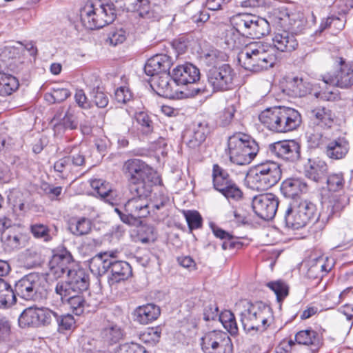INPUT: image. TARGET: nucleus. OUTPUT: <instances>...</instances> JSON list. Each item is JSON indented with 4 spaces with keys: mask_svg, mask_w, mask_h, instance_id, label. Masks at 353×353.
Segmentation results:
<instances>
[{
    "mask_svg": "<svg viewBox=\"0 0 353 353\" xmlns=\"http://www.w3.org/2000/svg\"><path fill=\"white\" fill-rule=\"evenodd\" d=\"M281 176V170L279 163L267 161L251 169L245 177V183L248 188L264 191L278 183Z\"/></svg>",
    "mask_w": 353,
    "mask_h": 353,
    "instance_id": "obj_8",
    "label": "nucleus"
},
{
    "mask_svg": "<svg viewBox=\"0 0 353 353\" xmlns=\"http://www.w3.org/2000/svg\"><path fill=\"white\" fill-rule=\"evenodd\" d=\"M57 313L47 307H30L23 310L19 318L21 327H39L50 324Z\"/></svg>",
    "mask_w": 353,
    "mask_h": 353,
    "instance_id": "obj_17",
    "label": "nucleus"
},
{
    "mask_svg": "<svg viewBox=\"0 0 353 353\" xmlns=\"http://www.w3.org/2000/svg\"><path fill=\"white\" fill-rule=\"evenodd\" d=\"M111 275L109 276L110 285H114L128 279L132 274V269L130 264L123 261H112L110 266Z\"/></svg>",
    "mask_w": 353,
    "mask_h": 353,
    "instance_id": "obj_32",
    "label": "nucleus"
},
{
    "mask_svg": "<svg viewBox=\"0 0 353 353\" xmlns=\"http://www.w3.org/2000/svg\"><path fill=\"white\" fill-rule=\"evenodd\" d=\"M161 334L159 327H148L140 334L139 339L144 343L154 345L159 341Z\"/></svg>",
    "mask_w": 353,
    "mask_h": 353,
    "instance_id": "obj_51",
    "label": "nucleus"
},
{
    "mask_svg": "<svg viewBox=\"0 0 353 353\" xmlns=\"http://www.w3.org/2000/svg\"><path fill=\"white\" fill-rule=\"evenodd\" d=\"M223 326L231 334H236L238 327L234 314L230 310H225L220 313L219 319Z\"/></svg>",
    "mask_w": 353,
    "mask_h": 353,
    "instance_id": "obj_50",
    "label": "nucleus"
},
{
    "mask_svg": "<svg viewBox=\"0 0 353 353\" xmlns=\"http://www.w3.org/2000/svg\"><path fill=\"white\" fill-rule=\"evenodd\" d=\"M273 21L276 26L291 32H297L305 25L303 13L280 8L274 11Z\"/></svg>",
    "mask_w": 353,
    "mask_h": 353,
    "instance_id": "obj_16",
    "label": "nucleus"
},
{
    "mask_svg": "<svg viewBox=\"0 0 353 353\" xmlns=\"http://www.w3.org/2000/svg\"><path fill=\"white\" fill-rule=\"evenodd\" d=\"M236 108L234 103H228L219 115V123L222 126L230 125L234 119Z\"/></svg>",
    "mask_w": 353,
    "mask_h": 353,
    "instance_id": "obj_54",
    "label": "nucleus"
},
{
    "mask_svg": "<svg viewBox=\"0 0 353 353\" xmlns=\"http://www.w3.org/2000/svg\"><path fill=\"white\" fill-rule=\"evenodd\" d=\"M319 216L316 205L304 200L299 203L294 202L288 207L284 214V221L288 228L299 230L310 221L316 220Z\"/></svg>",
    "mask_w": 353,
    "mask_h": 353,
    "instance_id": "obj_11",
    "label": "nucleus"
},
{
    "mask_svg": "<svg viewBox=\"0 0 353 353\" xmlns=\"http://www.w3.org/2000/svg\"><path fill=\"white\" fill-rule=\"evenodd\" d=\"M200 78L199 70L190 63L179 65L172 71V79L179 85L194 83Z\"/></svg>",
    "mask_w": 353,
    "mask_h": 353,
    "instance_id": "obj_25",
    "label": "nucleus"
},
{
    "mask_svg": "<svg viewBox=\"0 0 353 353\" xmlns=\"http://www.w3.org/2000/svg\"><path fill=\"white\" fill-rule=\"evenodd\" d=\"M342 58H339L340 70L334 74L330 72L322 77L325 84L340 88H349L353 85V68L345 65Z\"/></svg>",
    "mask_w": 353,
    "mask_h": 353,
    "instance_id": "obj_19",
    "label": "nucleus"
},
{
    "mask_svg": "<svg viewBox=\"0 0 353 353\" xmlns=\"http://www.w3.org/2000/svg\"><path fill=\"white\" fill-rule=\"evenodd\" d=\"M346 184V180L344 174L342 172H333L327 177V189L324 190L321 194H330L341 192Z\"/></svg>",
    "mask_w": 353,
    "mask_h": 353,
    "instance_id": "obj_38",
    "label": "nucleus"
},
{
    "mask_svg": "<svg viewBox=\"0 0 353 353\" xmlns=\"http://www.w3.org/2000/svg\"><path fill=\"white\" fill-rule=\"evenodd\" d=\"M74 267L71 254L65 249L56 251L49 262V275L57 279Z\"/></svg>",
    "mask_w": 353,
    "mask_h": 353,
    "instance_id": "obj_20",
    "label": "nucleus"
},
{
    "mask_svg": "<svg viewBox=\"0 0 353 353\" xmlns=\"http://www.w3.org/2000/svg\"><path fill=\"white\" fill-rule=\"evenodd\" d=\"M3 248L7 252L19 249L25 245L26 236L14 228H10L1 237Z\"/></svg>",
    "mask_w": 353,
    "mask_h": 353,
    "instance_id": "obj_33",
    "label": "nucleus"
},
{
    "mask_svg": "<svg viewBox=\"0 0 353 353\" xmlns=\"http://www.w3.org/2000/svg\"><path fill=\"white\" fill-rule=\"evenodd\" d=\"M295 340L299 344L312 345L318 349L321 344L319 334L312 330H301L295 335Z\"/></svg>",
    "mask_w": 353,
    "mask_h": 353,
    "instance_id": "obj_43",
    "label": "nucleus"
},
{
    "mask_svg": "<svg viewBox=\"0 0 353 353\" xmlns=\"http://www.w3.org/2000/svg\"><path fill=\"white\" fill-rule=\"evenodd\" d=\"M70 95V92L66 88H54L51 93L46 94L45 98L52 103H59L65 100Z\"/></svg>",
    "mask_w": 353,
    "mask_h": 353,
    "instance_id": "obj_56",
    "label": "nucleus"
},
{
    "mask_svg": "<svg viewBox=\"0 0 353 353\" xmlns=\"http://www.w3.org/2000/svg\"><path fill=\"white\" fill-rule=\"evenodd\" d=\"M325 153L326 156L332 160H341L345 157L350 150V143L344 135H334L327 137L324 143Z\"/></svg>",
    "mask_w": 353,
    "mask_h": 353,
    "instance_id": "obj_21",
    "label": "nucleus"
},
{
    "mask_svg": "<svg viewBox=\"0 0 353 353\" xmlns=\"http://www.w3.org/2000/svg\"><path fill=\"white\" fill-rule=\"evenodd\" d=\"M54 132L57 135H61L68 130H74L78 127L77 117L74 108H69L63 118L59 120L55 116L52 121Z\"/></svg>",
    "mask_w": 353,
    "mask_h": 353,
    "instance_id": "obj_30",
    "label": "nucleus"
},
{
    "mask_svg": "<svg viewBox=\"0 0 353 353\" xmlns=\"http://www.w3.org/2000/svg\"><path fill=\"white\" fill-rule=\"evenodd\" d=\"M123 336V331L120 326L113 323L108 324L101 331V337L109 344L119 342Z\"/></svg>",
    "mask_w": 353,
    "mask_h": 353,
    "instance_id": "obj_44",
    "label": "nucleus"
},
{
    "mask_svg": "<svg viewBox=\"0 0 353 353\" xmlns=\"http://www.w3.org/2000/svg\"><path fill=\"white\" fill-rule=\"evenodd\" d=\"M220 192L223 194L228 199L239 201L243 196V192L239 188L233 181L229 184L228 187Z\"/></svg>",
    "mask_w": 353,
    "mask_h": 353,
    "instance_id": "obj_60",
    "label": "nucleus"
},
{
    "mask_svg": "<svg viewBox=\"0 0 353 353\" xmlns=\"http://www.w3.org/2000/svg\"><path fill=\"white\" fill-rule=\"evenodd\" d=\"M135 119L137 123L139 125V130L143 135H148L153 132L154 123L150 117L146 112H136Z\"/></svg>",
    "mask_w": 353,
    "mask_h": 353,
    "instance_id": "obj_49",
    "label": "nucleus"
},
{
    "mask_svg": "<svg viewBox=\"0 0 353 353\" xmlns=\"http://www.w3.org/2000/svg\"><path fill=\"white\" fill-rule=\"evenodd\" d=\"M288 94L294 97H302L311 90V85L304 82L303 79L294 77L289 79L285 85Z\"/></svg>",
    "mask_w": 353,
    "mask_h": 353,
    "instance_id": "obj_35",
    "label": "nucleus"
},
{
    "mask_svg": "<svg viewBox=\"0 0 353 353\" xmlns=\"http://www.w3.org/2000/svg\"><path fill=\"white\" fill-rule=\"evenodd\" d=\"M202 349L207 353H232V343L227 333L213 330L201 338Z\"/></svg>",
    "mask_w": 353,
    "mask_h": 353,
    "instance_id": "obj_15",
    "label": "nucleus"
},
{
    "mask_svg": "<svg viewBox=\"0 0 353 353\" xmlns=\"http://www.w3.org/2000/svg\"><path fill=\"white\" fill-rule=\"evenodd\" d=\"M281 191L286 198L294 199L307 191V185L300 178L285 179L281 184Z\"/></svg>",
    "mask_w": 353,
    "mask_h": 353,
    "instance_id": "obj_31",
    "label": "nucleus"
},
{
    "mask_svg": "<svg viewBox=\"0 0 353 353\" xmlns=\"http://www.w3.org/2000/svg\"><path fill=\"white\" fill-rule=\"evenodd\" d=\"M135 195L130 199L124 205V212L118 208L114 211L119 216L121 220L130 225H136L140 223L139 219L145 218L150 214V204L148 197L152 190H143L139 192V190H131Z\"/></svg>",
    "mask_w": 353,
    "mask_h": 353,
    "instance_id": "obj_9",
    "label": "nucleus"
},
{
    "mask_svg": "<svg viewBox=\"0 0 353 353\" xmlns=\"http://www.w3.org/2000/svg\"><path fill=\"white\" fill-rule=\"evenodd\" d=\"M271 153L285 161H294L300 157V145L294 140L275 142L269 147Z\"/></svg>",
    "mask_w": 353,
    "mask_h": 353,
    "instance_id": "obj_23",
    "label": "nucleus"
},
{
    "mask_svg": "<svg viewBox=\"0 0 353 353\" xmlns=\"http://www.w3.org/2000/svg\"><path fill=\"white\" fill-rule=\"evenodd\" d=\"M272 45L256 41L247 45L239 54V61L245 70L259 72L274 66L277 59L276 51L292 52L299 46L293 32L277 29L272 37Z\"/></svg>",
    "mask_w": 353,
    "mask_h": 353,
    "instance_id": "obj_1",
    "label": "nucleus"
},
{
    "mask_svg": "<svg viewBox=\"0 0 353 353\" xmlns=\"http://www.w3.org/2000/svg\"><path fill=\"white\" fill-rule=\"evenodd\" d=\"M160 314V308L154 304H146L139 306L134 311L135 320L143 325H146L155 321Z\"/></svg>",
    "mask_w": 353,
    "mask_h": 353,
    "instance_id": "obj_34",
    "label": "nucleus"
},
{
    "mask_svg": "<svg viewBox=\"0 0 353 353\" xmlns=\"http://www.w3.org/2000/svg\"><path fill=\"white\" fill-rule=\"evenodd\" d=\"M127 33L123 28L112 30L109 33L108 40L112 46H117L125 41Z\"/></svg>",
    "mask_w": 353,
    "mask_h": 353,
    "instance_id": "obj_62",
    "label": "nucleus"
},
{
    "mask_svg": "<svg viewBox=\"0 0 353 353\" xmlns=\"http://www.w3.org/2000/svg\"><path fill=\"white\" fill-rule=\"evenodd\" d=\"M259 150L258 143L250 136L243 133L230 136L225 149L230 161L240 165L250 164Z\"/></svg>",
    "mask_w": 353,
    "mask_h": 353,
    "instance_id": "obj_6",
    "label": "nucleus"
},
{
    "mask_svg": "<svg viewBox=\"0 0 353 353\" xmlns=\"http://www.w3.org/2000/svg\"><path fill=\"white\" fill-rule=\"evenodd\" d=\"M328 170L327 165L323 161H314L310 163L305 170L306 176L314 181H319Z\"/></svg>",
    "mask_w": 353,
    "mask_h": 353,
    "instance_id": "obj_47",
    "label": "nucleus"
},
{
    "mask_svg": "<svg viewBox=\"0 0 353 353\" xmlns=\"http://www.w3.org/2000/svg\"><path fill=\"white\" fill-rule=\"evenodd\" d=\"M11 334V327L8 319L0 314V343L9 341Z\"/></svg>",
    "mask_w": 353,
    "mask_h": 353,
    "instance_id": "obj_61",
    "label": "nucleus"
},
{
    "mask_svg": "<svg viewBox=\"0 0 353 353\" xmlns=\"http://www.w3.org/2000/svg\"><path fill=\"white\" fill-rule=\"evenodd\" d=\"M305 266L308 279H321L332 270L333 263L328 258L321 256L307 260L305 262Z\"/></svg>",
    "mask_w": 353,
    "mask_h": 353,
    "instance_id": "obj_26",
    "label": "nucleus"
},
{
    "mask_svg": "<svg viewBox=\"0 0 353 353\" xmlns=\"http://www.w3.org/2000/svg\"><path fill=\"white\" fill-rule=\"evenodd\" d=\"M251 24L247 38L259 39L270 32L269 23L265 19L256 16V19L252 20Z\"/></svg>",
    "mask_w": 353,
    "mask_h": 353,
    "instance_id": "obj_42",
    "label": "nucleus"
},
{
    "mask_svg": "<svg viewBox=\"0 0 353 353\" xmlns=\"http://www.w3.org/2000/svg\"><path fill=\"white\" fill-rule=\"evenodd\" d=\"M41 276L30 273L21 279L15 285L18 296L26 301L34 300L41 285Z\"/></svg>",
    "mask_w": 353,
    "mask_h": 353,
    "instance_id": "obj_22",
    "label": "nucleus"
},
{
    "mask_svg": "<svg viewBox=\"0 0 353 353\" xmlns=\"http://www.w3.org/2000/svg\"><path fill=\"white\" fill-rule=\"evenodd\" d=\"M55 318L57 319L59 332H63L65 331L71 330L74 327L75 320L72 315L65 314L58 316L57 314V317Z\"/></svg>",
    "mask_w": 353,
    "mask_h": 353,
    "instance_id": "obj_57",
    "label": "nucleus"
},
{
    "mask_svg": "<svg viewBox=\"0 0 353 353\" xmlns=\"http://www.w3.org/2000/svg\"><path fill=\"white\" fill-rule=\"evenodd\" d=\"M335 118V114L327 107L319 105L311 110L310 123L305 133L310 148L321 146L326 139L323 131L333 126Z\"/></svg>",
    "mask_w": 353,
    "mask_h": 353,
    "instance_id": "obj_5",
    "label": "nucleus"
},
{
    "mask_svg": "<svg viewBox=\"0 0 353 353\" xmlns=\"http://www.w3.org/2000/svg\"><path fill=\"white\" fill-rule=\"evenodd\" d=\"M208 132V125L199 123L192 130H188L185 133L184 139L190 148L196 149L203 143Z\"/></svg>",
    "mask_w": 353,
    "mask_h": 353,
    "instance_id": "obj_29",
    "label": "nucleus"
},
{
    "mask_svg": "<svg viewBox=\"0 0 353 353\" xmlns=\"http://www.w3.org/2000/svg\"><path fill=\"white\" fill-rule=\"evenodd\" d=\"M172 65L171 58L165 54H156L150 58L145 64L144 71L148 76L154 77L168 72Z\"/></svg>",
    "mask_w": 353,
    "mask_h": 353,
    "instance_id": "obj_27",
    "label": "nucleus"
},
{
    "mask_svg": "<svg viewBox=\"0 0 353 353\" xmlns=\"http://www.w3.org/2000/svg\"><path fill=\"white\" fill-rule=\"evenodd\" d=\"M16 302V296L11 286L0 278V308L8 307Z\"/></svg>",
    "mask_w": 353,
    "mask_h": 353,
    "instance_id": "obj_46",
    "label": "nucleus"
},
{
    "mask_svg": "<svg viewBox=\"0 0 353 353\" xmlns=\"http://www.w3.org/2000/svg\"><path fill=\"white\" fill-rule=\"evenodd\" d=\"M150 86L158 95L165 98L181 99L188 97L187 93L178 89L177 84L172 79V74L168 72L152 77Z\"/></svg>",
    "mask_w": 353,
    "mask_h": 353,
    "instance_id": "obj_14",
    "label": "nucleus"
},
{
    "mask_svg": "<svg viewBox=\"0 0 353 353\" xmlns=\"http://www.w3.org/2000/svg\"><path fill=\"white\" fill-rule=\"evenodd\" d=\"M112 259L108 258V253H100L94 256L90 262L91 272L97 275H103L110 270Z\"/></svg>",
    "mask_w": 353,
    "mask_h": 353,
    "instance_id": "obj_39",
    "label": "nucleus"
},
{
    "mask_svg": "<svg viewBox=\"0 0 353 353\" xmlns=\"http://www.w3.org/2000/svg\"><path fill=\"white\" fill-rule=\"evenodd\" d=\"M123 171L129 181L134 185L131 190H139L141 193L143 190H152L154 186L161 184V179L157 172L141 159L126 161Z\"/></svg>",
    "mask_w": 353,
    "mask_h": 353,
    "instance_id": "obj_4",
    "label": "nucleus"
},
{
    "mask_svg": "<svg viewBox=\"0 0 353 353\" xmlns=\"http://www.w3.org/2000/svg\"><path fill=\"white\" fill-rule=\"evenodd\" d=\"M321 196L327 203V208L332 215L339 216L350 203L348 194L344 192L321 194Z\"/></svg>",
    "mask_w": 353,
    "mask_h": 353,
    "instance_id": "obj_28",
    "label": "nucleus"
},
{
    "mask_svg": "<svg viewBox=\"0 0 353 353\" xmlns=\"http://www.w3.org/2000/svg\"><path fill=\"white\" fill-rule=\"evenodd\" d=\"M256 19V16L248 14H240L234 16L231 20V25L236 28L245 37H247L249 30L251 28L252 20Z\"/></svg>",
    "mask_w": 353,
    "mask_h": 353,
    "instance_id": "obj_45",
    "label": "nucleus"
},
{
    "mask_svg": "<svg viewBox=\"0 0 353 353\" xmlns=\"http://www.w3.org/2000/svg\"><path fill=\"white\" fill-rule=\"evenodd\" d=\"M245 37L234 26L231 25L225 30V43L230 50L238 49L244 45Z\"/></svg>",
    "mask_w": 353,
    "mask_h": 353,
    "instance_id": "obj_41",
    "label": "nucleus"
},
{
    "mask_svg": "<svg viewBox=\"0 0 353 353\" xmlns=\"http://www.w3.org/2000/svg\"><path fill=\"white\" fill-rule=\"evenodd\" d=\"M92 229V222L87 218L74 219L70 222L69 230L76 236L88 234Z\"/></svg>",
    "mask_w": 353,
    "mask_h": 353,
    "instance_id": "obj_48",
    "label": "nucleus"
},
{
    "mask_svg": "<svg viewBox=\"0 0 353 353\" xmlns=\"http://www.w3.org/2000/svg\"><path fill=\"white\" fill-rule=\"evenodd\" d=\"M169 201L168 196L163 192L155 193L152 199L149 202L150 208H152L155 210H160L165 206Z\"/></svg>",
    "mask_w": 353,
    "mask_h": 353,
    "instance_id": "obj_63",
    "label": "nucleus"
},
{
    "mask_svg": "<svg viewBox=\"0 0 353 353\" xmlns=\"http://www.w3.org/2000/svg\"><path fill=\"white\" fill-rule=\"evenodd\" d=\"M90 183L94 190V195L105 199L112 205L113 204V202L111 201L113 192L109 183L101 179H91Z\"/></svg>",
    "mask_w": 353,
    "mask_h": 353,
    "instance_id": "obj_37",
    "label": "nucleus"
},
{
    "mask_svg": "<svg viewBox=\"0 0 353 353\" xmlns=\"http://www.w3.org/2000/svg\"><path fill=\"white\" fill-rule=\"evenodd\" d=\"M114 98L118 103H125L131 99L132 94L128 88L121 86L116 90Z\"/></svg>",
    "mask_w": 353,
    "mask_h": 353,
    "instance_id": "obj_64",
    "label": "nucleus"
},
{
    "mask_svg": "<svg viewBox=\"0 0 353 353\" xmlns=\"http://www.w3.org/2000/svg\"><path fill=\"white\" fill-rule=\"evenodd\" d=\"M19 50L14 47H6L0 53V95L8 96L15 92L19 86V80L6 70L15 72L19 62Z\"/></svg>",
    "mask_w": 353,
    "mask_h": 353,
    "instance_id": "obj_10",
    "label": "nucleus"
},
{
    "mask_svg": "<svg viewBox=\"0 0 353 353\" xmlns=\"http://www.w3.org/2000/svg\"><path fill=\"white\" fill-rule=\"evenodd\" d=\"M8 201L14 214L17 216H24L32 206V201L27 192L14 189L10 191Z\"/></svg>",
    "mask_w": 353,
    "mask_h": 353,
    "instance_id": "obj_24",
    "label": "nucleus"
},
{
    "mask_svg": "<svg viewBox=\"0 0 353 353\" xmlns=\"http://www.w3.org/2000/svg\"><path fill=\"white\" fill-rule=\"evenodd\" d=\"M236 307L239 310L243 309L240 312L241 321L247 333L254 334L263 332L274 322L272 308L261 301L251 303L241 300Z\"/></svg>",
    "mask_w": 353,
    "mask_h": 353,
    "instance_id": "obj_2",
    "label": "nucleus"
},
{
    "mask_svg": "<svg viewBox=\"0 0 353 353\" xmlns=\"http://www.w3.org/2000/svg\"><path fill=\"white\" fill-rule=\"evenodd\" d=\"M68 281L58 282L55 292L59 296L70 295L72 293H81L89 287V276L85 270L78 266L68 270Z\"/></svg>",
    "mask_w": 353,
    "mask_h": 353,
    "instance_id": "obj_12",
    "label": "nucleus"
},
{
    "mask_svg": "<svg viewBox=\"0 0 353 353\" xmlns=\"http://www.w3.org/2000/svg\"><path fill=\"white\" fill-rule=\"evenodd\" d=\"M83 25L88 29H99L112 23L116 17L112 4H103L100 1H88L80 9Z\"/></svg>",
    "mask_w": 353,
    "mask_h": 353,
    "instance_id": "obj_7",
    "label": "nucleus"
},
{
    "mask_svg": "<svg viewBox=\"0 0 353 353\" xmlns=\"http://www.w3.org/2000/svg\"><path fill=\"white\" fill-rule=\"evenodd\" d=\"M54 170L60 177H67L72 171L71 158L65 157L57 161L54 164Z\"/></svg>",
    "mask_w": 353,
    "mask_h": 353,
    "instance_id": "obj_53",
    "label": "nucleus"
},
{
    "mask_svg": "<svg viewBox=\"0 0 353 353\" xmlns=\"http://www.w3.org/2000/svg\"><path fill=\"white\" fill-rule=\"evenodd\" d=\"M267 286L274 292L278 301H281L288 294V285L283 281L269 282L267 283Z\"/></svg>",
    "mask_w": 353,
    "mask_h": 353,
    "instance_id": "obj_52",
    "label": "nucleus"
},
{
    "mask_svg": "<svg viewBox=\"0 0 353 353\" xmlns=\"http://www.w3.org/2000/svg\"><path fill=\"white\" fill-rule=\"evenodd\" d=\"M184 216L190 230L197 229L201 227L202 219L198 212L186 211L184 212Z\"/></svg>",
    "mask_w": 353,
    "mask_h": 353,
    "instance_id": "obj_58",
    "label": "nucleus"
},
{
    "mask_svg": "<svg viewBox=\"0 0 353 353\" xmlns=\"http://www.w3.org/2000/svg\"><path fill=\"white\" fill-rule=\"evenodd\" d=\"M236 73L234 69L228 63L210 69L208 81L214 91H226L234 86Z\"/></svg>",
    "mask_w": 353,
    "mask_h": 353,
    "instance_id": "obj_13",
    "label": "nucleus"
},
{
    "mask_svg": "<svg viewBox=\"0 0 353 353\" xmlns=\"http://www.w3.org/2000/svg\"><path fill=\"white\" fill-rule=\"evenodd\" d=\"M252 205L254 212L259 217L264 220H270L276 214L279 199L274 194H262L253 198Z\"/></svg>",
    "mask_w": 353,
    "mask_h": 353,
    "instance_id": "obj_18",
    "label": "nucleus"
},
{
    "mask_svg": "<svg viewBox=\"0 0 353 353\" xmlns=\"http://www.w3.org/2000/svg\"><path fill=\"white\" fill-rule=\"evenodd\" d=\"M115 353H149L146 349L136 343H124L121 345Z\"/></svg>",
    "mask_w": 353,
    "mask_h": 353,
    "instance_id": "obj_59",
    "label": "nucleus"
},
{
    "mask_svg": "<svg viewBox=\"0 0 353 353\" xmlns=\"http://www.w3.org/2000/svg\"><path fill=\"white\" fill-rule=\"evenodd\" d=\"M259 119L268 130L279 133L292 131L301 123L300 113L288 107L267 108L259 114Z\"/></svg>",
    "mask_w": 353,
    "mask_h": 353,
    "instance_id": "obj_3",
    "label": "nucleus"
},
{
    "mask_svg": "<svg viewBox=\"0 0 353 353\" xmlns=\"http://www.w3.org/2000/svg\"><path fill=\"white\" fill-rule=\"evenodd\" d=\"M63 302H67L70 310L76 315H81L89 305L81 293H72L70 295L60 296Z\"/></svg>",
    "mask_w": 353,
    "mask_h": 353,
    "instance_id": "obj_36",
    "label": "nucleus"
},
{
    "mask_svg": "<svg viewBox=\"0 0 353 353\" xmlns=\"http://www.w3.org/2000/svg\"><path fill=\"white\" fill-rule=\"evenodd\" d=\"M32 235L37 239H41L44 241H49L51 239L50 229L42 223H34L30 227Z\"/></svg>",
    "mask_w": 353,
    "mask_h": 353,
    "instance_id": "obj_55",
    "label": "nucleus"
},
{
    "mask_svg": "<svg viewBox=\"0 0 353 353\" xmlns=\"http://www.w3.org/2000/svg\"><path fill=\"white\" fill-rule=\"evenodd\" d=\"M212 178L214 187L219 192L227 188L232 182L227 171L217 164L213 166Z\"/></svg>",
    "mask_w": 353,
    "mask_h": 353,
    "instance_id": "obj_40",
    "label": "nucleus"
}]
</instances>
